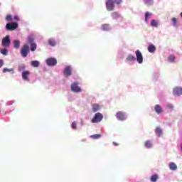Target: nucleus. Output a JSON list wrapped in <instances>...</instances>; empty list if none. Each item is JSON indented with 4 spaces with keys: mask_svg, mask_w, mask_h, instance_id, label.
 <instances>
[{
    "mask_svg": "<svg viewBox=\"0 0 182 182\" xmlns=\"http://www.w3.org/2000/svg\"><path fill=\"white\" fill-rule=\"evenodd\" d=\"M14 19H15L16 21H19V17H18V16H14Z\"/></svg>",
    "mask_w": 182,
    "mask_h": 182,
    "instance_id": "nucleus-43",
    "label": "nucleus"
},
{
    "mask_svg": "<svg viewBox=\"0 0 182 182\" xmlns=\"http://www.w3.org/2000/svg\"><path fill=\"white\" fill-rule=\"evenodd\" d=\"M4 66V60L0 59V68H2Z\"/></svg>",
    "mask_w": 182,
    "mask_h": 182,
    "instance_id": "nucleus-42",
    "label": "nucleus"
},
{
    "mask_svg": "<svg viewBox=\"0 0 182 182\" xmlns=\"http://www.w3.org/2000/svg\"><path fill=\"white\" fill-rule=\"evenodd\" d=\"M114 4L117 5L122 4V0H107L106 8L107 11H113L114 9Z\"/></svg>",
    "mask_w": 182,
    "mask_h": 182,
    "instance_id": "nucleus-1",
    "label": "nucleus"
},
{
    "mask_svg": "<svg viewBox=\"0 0 182 182\" xmlns=\"http://www.w3.org/2000/svg\"><path fill=\"white\" fill-rule=\"evenodd\" d=\"M173 96H176L177 97L182 95V87H176L173 90Z\"/></svg>",
    "mask_w": 182,
    "mask_h": 182,
    "instance_id": "nucleus-11",
    "label": "nucleus"
},
{
    "mask_svg": "<svg viewBox=\"0 0 182 182\" xmlns=\"http://www.w3.org/2000/svg\"><path fill=\"white\" fill-rule=\"evenodd\" d=\"M151 182H156L157 180H159V175L154 174L151 176Z\"/></svg>",
    "mask_w": 182,
    "mask_h": 182,
    "instance_id": "nucleus-32",
    "label": "nucleus"
},
{
    "mask_svg": "<svg viewBox=\"0 0 182 182\" xmlns=\"http://www.w3.org/2000/svg\"><path fill=\"white\" fill-rule=\"evenodd\" d=\"M18 28V24L17 23H8L6 25V29L7 31H15V29H17Z\"/></svg>",
    "mask_w": 182,
    "mask_h": 182,
    "instance_id": "nucleus-10",
    "label": "nucleus"
},
{
    "mask_svg": "<svg viewBox=\"0 0 182 182\" xmlns=\"http://www.w3.org/2000/svg\"><path fill=\"white\" fill-rule=\"evenodd\" d=\"M1 45L4 48H9L11 46V38H9V36H6V38L2 39Z\"/></svg>",
    "mask_w": 182,
    "mask_h": 182,
    "instance_id": "nucleus-5",
    "label": "nucleus"
},
{
    "mask_svg": "<svg viewBox=\"0 0 182 182\" xmlns=\"http://www.w3.org/2000/svg\"><path fill=\"white\" fill-rule=\"evenodd\" d=\"M63 75L65 77L72 76V65H68L64 68Z\"/></svg>",
    "mask_w": 182,
    "mask_h": 182,
    "instance_id": "nucleus-6",
    "label": "nucleus"
},
{
    "mask_svg": "<svg viewBox=\"0 0 182 182\" xmlns=\"http://www.w3.org/2000/svg\"><path fill=\"white\" fill-rule=\"evenodd\" d=\"M0 52H1V54L4 55V56L8 55V49L6 48L1 49Z\"/></svg>",
    "mask_w": 182,
    "mask_h": 182,
    "instance_id": "nucleus-34",
    "label": "nucleus"
},
{
    "mask_svg": "<svg viewBox=\"0 0 182 182\" xmlns=\"http://www.w3.org/2000/svg\"><path fill=\"white\" fill-rule=\"evenodd\" d=\"M14 49H19L21 48V41L19 40H14L13 41Z\"/></svg>",
    "mask_w": 182,
    "mask_h": 182,
    "instance_id": "nucleus-16",
    "label": "nucleus"
},
{
    "mask_svg": "<svg viewBox=\"0 0 182 182\" xmlns=\"http://www.w3.org/2000/svg\"><path fill=\"white\" fill-rule=\"evenodd\" d=\"M116 117L118 120H121L123 122L124 120H126L127 119V114L123 112H117Z\"/></svg>",
    "mask_w": 182,
    "mask_h": 182,
    "instance_id": "nucleus-9",
    "label": "nucleus"
},
{
    "mask_svg": "<svg viewBox=\"0 0 182 182\" xmlns=\"http://www.w3.org/2000/svg\"><path fill=\"white\" fill-rule=\"evenodd\" d=\"M151 16H153V14L146 11L145 13V20L144 21L146 22V23H149V19H150V18H151Z\"/></svg>",
    "mask_w": 182,
    "mask_h": 182,
    "instance_id": "nucleus-17",
    "label": "nucleus"
},
{
    "mask_svg": "<svg viewBox=\"0 0 182 182\" xmlns=\"http://www.w3.org/2000/svg\"><path fill=\"white\" fill-rule=\"evenodd\" d=\"M34 41H35V38H33V37L32 36H30L27 38V42L30 45L32 43H35Z\"/></svg>",
    "mask_w": 182,
    "mask_h": 182,
    "instance_id": "nucleus-31",
    "label": "nucleus"
},
{
    "mask_svg": "<svg viewBox=\"0 0 182 182\" xmlns=\"http://www.w3.org/2000/svg\"><path fill=\"white\" fill-rule=\"evenodd\" d=\"M77 123L76 122V121H74L72 124H71V127L72 129H73V130H76L77 129Z\"/></svg>",
    "mask_w": 182,
    "mask_h": 182,
    "instance_id": "nucleus-35",
    "label": "nucleus"
},
{
    "mask_svg": "<svg viewBox=\"0 0 182 182\" xmlns=\"http://www.w3.org/2000/svg\"><path fill=\"white\" fill-rule=\"evenodd\" d=\"M111 29H112V27H110V25L109 24H104L102 26V31H110Z\"/></svg>",
    "mask_w": 182,
    "mask_h": 182,
    "instance_id": "nucleus-26",
    "label": "nucleus"
},
{
    "mask_svg": "<svg viewBox=\"0 0 182 182\" xmlns=\"http://www.w3.org/2000/svg\"><path fill=\"white\" fill-rule=\"evenodd\" d=\"M113 144H114V146H117V144H116V142H113Z\"/></svg>",
    "mask_w": 182,
    "mask_h": 182,
    "instance_id": "nucleus-44",
    "label": "nucleus"
},
{
    "mask_svg": "<svg viewBox=\"0 0 182 182\" xmlns=\"http://www.w3.org/2000/svg\"><path fill=\"white\" fill-rule=\"evenodd\" d=\"M181 17L182 18V12L181 13Z\"/></svg>",
    "mask_w": 182,
    "mask_h": 182,
    "instance_id": "nucleus-45",
    "label": "nucleus"
},
{
    "mask_svg": "<svg viewBox=\"0 0 182 182\" xmlns=\"http://www.w3.org/2000/svg\"><path fill=\"white\" fill-rule=\"evenodd\" d=\"M31 45V52H35V50H36L38 46H36V43H33Z\"/></svg>",
    "mask_w": 182,
    "mask_h": 182,
    "instance_id": "nucleus-33",
    "label": "nucleus"
},
{
    "mask_svg": "<svg viewBox=\"0 0 182 182\" xmlns=\"http://www.w3.org/2000/svg\"><path fill=\"white\" fill-rule=\"evenodd\" d=\"M71 91L75 93H80L82 89L79 87V84L77 82H74L71 85Z\"/></svg>",
    "mask_w": 182,
    "mask_h": 182,
    "instance_id": "nucleus-8",
    "label": "nucleus"
},
{
    "mask_svg": "<svg viewBox=\"0 0 182 182\" xmlns=\"http://www.w3.org/2000/svg\"><path fill=\"white\" fill-rule=\"evenodd\" d=\"M102 120H103V114L100 112H97L95 114L91 122L92 123H100Z\"/></svg>",
    "mask_w": 182,
    "mask_h": 182,
    "instance_id": "nucleus-2",
    "label": "nucleus"
},
{
    "mask_svg": "<svg viewBox=\"0 0 182 182\" xmlns=\"http://www.w3.org/2000/svg\"><path fill=\"white\" fill-rule=\"evenodd\" d=\"M143 2L146 6H151V5L154 4V0H143Z\"/></svg>",
    "mask_w": 182,
    "mask_h": 182,
    "instance_id": "nucleus-20",
    "label": "nucleus"
},
{
    "mask_svg": "<svg viewBox=\"0 0 182 182\" xmlns=\"http://www.w3.org/2000/svg\"><path fill=\"white\" fill-rule=\"evenodd\" d=\"M136 55V60L139 65H141L143 63V54H141V52L139 50H136L135 51Z\"/></svg>",
    "mask_w": 182,
    "mask_h": 182,
    "instance_id": "nucleus-4",
    "label": "nucleus"
},
{
    "mask_svg": "<svg viewBox=\"0 0 182 182\" xmlns=\"http://www.w3.org/2000/svg\"><path fill=\"white\" fill-rule=\"evenodd\" d=\"M48 45H50V46H53V47L56 46V41L53 38H50L48 40Z\"/></svg>",
    "mask_w": 182,
    "mask_h": 182,
    "instance_id": "nucleus-29",
    "label": "nucleus"
},
{
    "mask_svg": "<svg viewBox=\"0 0 182 182\" xmlns=\"http://www.w3.org/2000/svg\"><path fill=\"white\" fill-rule=\"evenodd\" d=\"M151 26H153L154 28H158L159 27V21L153 19L151 21Z\"/></svg>",
    "mask_w": 182,
    "mask_h": 182,
    "instance_id": "nucleus-25",
    "label": "nucleus"
},
{
    "mask_svg": "<svg viewBox=\"0 0 182 182\" xmlns=\"http://www.w3.org/2000/svg\"><path fill=\"white\" fill-rule=\"evenodd\" d=\"M169 168L172 171H176V170H177V165L174 162H171L169 164Z\"/></svg>",
    "mask_w": 182,
    "mask_h": 182,
    "instance_id": "nucleus-21",
    "label": "nucleus"
},
{
    "mask_svg": "<svg viewBox=\"0 0 182 182\" xmlns=\"http://www.w3.org/2000/svg\"><path fill=\"white\" fill-rule=\"evenodd\" d=\"M127 60H128V62H134V60H136V57H134L132 54H129L127 58Z\"/></svg>",
    "mask_w": 182,
    "mask_h": 182,
    "instance_id": "nucleus-24",
    "label": "nucleus"
},
{
    "mask_svg": "<svg viewBox=\"0 0 182 182\" xmlns=\"http://www.w3.org/2000/svg\"><path fill=\"white\" fill-rule=\"evenodd\" d=\"M46 63L48 66H56V65H58V60L55 58H49L46 60Z\"/></svg>",
    "mask_w": 182,
    "mask_h": 182,
    "instance_id": "nucleus-7",
    "label": "nucleus"
},
{
    "mask_svg": "<svg viewBox=\"0 0 182 182\" xmlns=\"http://www.w3.org/2000/svg\"><path fill=\"white\" fill-rule=\"evenodd\" d=\"M144 146L146 149H151L153 147V143H151V141H146Z\"/></svg>",
    "mask_w": 182,
    "mask_h": 182,
    "instance_id": "nucleus-27",
    "label": "nucleus"
},
{
    "mask_svg": "<svg viewBox=\"0 0 182 182\" xmlns=\"http://www.w3.org/2000/svg\"><path fill=\"white\" fill-rule=\"evenodd\" d=\"M111 16L112 19H114V21H117L119 18H120V14L116 11H114L111 14Z\"/></svg>",
    "mask_w": 182,
    "mask_h": 182,
    "instance_id": "nucleus-18",
    "label": "nucleus"
},
{
    "mask_svg": "<svg viewBox=\"0 0 182 182\" xmlns=\"http://www.w3.org/2000/svg\"><path fill=\"white\" fill-rule=\"evenodd\" d=\"M168 62H170L171 63H174L175 60H176V56L174 55H171L168 57Z\"/></svg>",
    "mask_w": 182,
    "mask_h": 182,
    "instance_id": "nucleus-28",
    "label": "nucleus"
},
{
    "mask_svg": "<svg viewBox=\"0 0 182 182\" xmlns=\"http://www.w3.org/2000/svg\"><path fill=\"white\" fill-rule=\"evenodd\" d=\"M31 74V73H29V71H23L21 76H22V79L23 80H24L25 82H29V75Z\"/></svg>",
    "mask_w": 182,
    "mask_h": 182,
    "instance_id": "nucleus-13",
    "label": "nucleus"
},
{
    "mask_svg": "<svg viewBox=\"0 0 182 182\" xmlns=\"http://www.w3.org/2000/svg\"><path fill=\"white\" fill-rule=\"evenodd\" d=\"M148 51L150 53H154V52H156V46H154V45H153V44H150L148 46Z\"/></svg>",
    "mask_w": 182,
    "mask_h": 182,
    "instance_id": "nucleus-19",
    "label": "nucleus"
},
{
    "mask_svg": "<svg viewBox=\"0 0 182 182\" xmlns=\"http://www.w3.org/2000/svg\"><path fill=\"white\" fill-rule=\"evenodd\" d=\"M181 150H182V144H181Z\"/></svg>",
    "mask_w": 182,
    "mask_h": 182,
    "instance_id": "nucleus-46",
    "label": "nucleus"
},
{
    "mask_svg": "<svg viewBox=\"0 0 182 182\" xmlns=\"http://www.w3.org/2000/svg\"><path fill=\"white\" fill-rule=\"evenodd\" d=\"M155 134H156L158 137H161V136H163V129H161L160 127H156L155 129Z\"/></svg>",
    "mask_w": 182,
    "mask_h": 182,
    "instance_id": "nucleus-14",
    "label": "nucleus"
},
{
    "mask_svg": "<svg viewBox=\"0 0 182 182\" xmlns=\"http://www.w3.org/2000/svg\"><path fill=\"white\" fill-rule=\"evenodd\" d=\"M6 72H9L10 73H11L12 75H14V73H15V71L14 70V68H4L3 69V73H6Z\"/></svg>",
    "mask_w": 182,
    "mask_h": 182,
    "instance_id": "nucleus-23",
    "label": "nucleus"
},
{
    "mask_svg": "<svg viewBox=\"0 0 182 182\" xmlns=\"http://www.w3.org/2000/svg\"><path fill=\"white\" fill-rule=\"evenodd\" d=\"M30 50H29V46L27 44H25L21 50V55L23 56V58H26L28 55L29 54Z\"/></svg>",
    "mask_w": 182,
    "mask_h": 182,
    "instance_id": "nucleus-3",
    "label": "nucleus"
},
{
    "mask_svg": "<svg viewBox=\"0 0 182 182\" xmlns=\"http://www.w3.org/2000/svg\"><path fill=\"white\" fill-rule=\"evenodd\" d=\"M22 70H25V65H20L18 67V72H22Z\"/></svg>",
    "mask_w": 182,
    "mask_h": 182,
    "instance_id": "nucleus-39",
    "label": "nucleus"
},
{
    "mask_svg": "<svg viewBox=\"0 0 182 182\" xmlns=\"http://www.w3.org/2000/svg\"><path fill=\"white\" fill-rule=\"evenodd\" d=\"M171 21L173 22V26L174 27L177 26V18L173 17L172 18Z\"/></svg>",
    "mask_w": 182,
    "mask_h": 182,
    "instance_id": "nucleus-37",
    "label": "nucleus"
},
{
    "mask_svg": "<svg viewBox=\"0 0 182 182\" xmlns=\"http://www.w3.org/2000/svg\"><path fill=\"white\" fill-rule=\"evenodd\" d=\"M101 107L100 105H99L98 104H92V110L93 112V113H96L97 112H99V110H100Z\"/></svg>",
    "mask_w": 182,
    "mask_h": 182,
    "instance_id": "nucleus-15",
    "label": "nucleus"
},
{
    "mask_svg": "<svg viewBox=\"0 0 182 182\" xmlns=\"http://www.w3.org/2000/svg\"><path fill=\"white\" fill-rule=\"evenodd\" d=\"M14 105V101H9L7 103H6V105L7 106H11Z\"/></svg>",
    "mask_w": 182,
    "mask_h": 182,
    "instance_id": "nucleus-41",
    "label": "nucleus"
},
{
    "mask_svg": "<svg viewBox=\"0 0 182 182\" xmlns=\"http://www.w3.org/2000/svg\"><path fill=\"white\" fill-rule=\"evenodd\" d=\"M91 137H92V139H100L101 135L99 134H96L92 135Z\"/></svg>",
    "mask_w": 182,
    "mask_h": 182,
    "instance_id": "nucleus-38",
    "label": "nucleus"
},
{
    "mask_svg": "<svg viewBox=\"0 0 182 182\" xmlns=\"http://www.w3.org/2000/svg\"><path fill=\"white\" fill-rule=\"evenodd\" d=\"M166 109H168L170 112H173V110H174V105L173 104L166 103Z\"/></svg>",
    "mask_w": 182,
    "mask_h": 182,
    "instance_id": "nucleus-30",
    "label": "nucleus"
},
{
    "mask_svg": "<svg viewBox=\"0 0 182 182\" xmlns=\"http://www.w3.org/2000/svg\"><path fill=\"white\" fill-rule=\"evenodd\" d=\"M159 74L158 73L153 75L152 80L156 81L159 79Z\"/></svg>",
    "mask_w": 182,
    "mask_h": 182,
    "instance_id": "nucleus-36",
    "label": "nucleus"
},
{
    "mask_svg": "<svg viewBox=\"0 0 182 182\" xmlns=\"http://www.w3.org/2000/svg\"><path fill=\"white\" fill-rule=\"evenodd\" d=\"M6 21H12V16L8 15L6 18Z\"/></svg>",
    "mask_w": 182,
    "mask_h": 182,
    "instance_id": "nucleus-40",
    "label": "nucleus"
},
{
    "mask_svg": "<svg viewBox=\"0 0 182 182\" xmlns=\"http://www.w3.org/2000/svg\"><path fill=\"white\" fill-rule=\"evenodd\" d=\"M31 65L33 68H39V65H41V63L38 60H33L31 62Z\"/></svg>",
    "mask_w": 182,
    "mask_h": 182,
    "instance_id": "nucleus-22",
    "label": "nucleus"
},
{
    "mask_svg": "<svg viewBox=\"0 0 182 182\" xmlns=\"http://www.w3.org/2000/svg\"><path fill=\"white\" fill-rule=\"evenodd\" d=\"M154 112H156V114H161V113H164V110L163 109V107L161 105L157 104L154 107Z\"/></svg>",
    "mask_w": 182,
    "mask_h": 182,
    "instance_id": "nucleus-12",
    "label": "nucleus"
}]
</instances>
